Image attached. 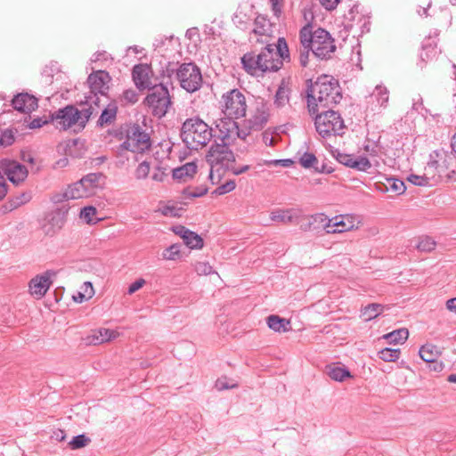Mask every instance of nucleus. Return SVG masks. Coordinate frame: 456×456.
Returning <instances> with one entry per match:
<instances>
[{
    "instance_id": "12",
    "label": "nucleus",
    "mask_w": 456,
    "mask_h": 456,
    "mask_svg": "<svg viewBox=\"0 0 456 456\" xmlns=\"http://www.w3.org/2000/svg\"><path fill=\"white\" fill-rule=\"evenodd\" d=\"M110 79L109 74L103 70H98L88 77L87 83L90 87V95L86 97V106L93 105L99 111L100 97L98 94H101V96L106 94Z\"/></svg>"
},
{
    "instance_id": "28",
    "label": "nucleus",
    "mask_w": 456,
    "mask_h": 456,
    "mask_svg": "<svg viewBox=\"0 0 456 456\" xmlns=\"http://www.w3.org/2000/svg\"><path fill=\"white\" fill-rule=\"evenodd\" d=\"M438 166L437 161H430L428 163V167L425 168L424 175H410L408 177V181L414 185L418 186H427L429 185L430 178L428 177V170L436 169Z\"/></svg>"
},
{
    "instance_id": "58",
    "label": "nucleus",
    "mask_w": 456,
    "mask_h": 456,
    "mask_svg": "<svg viewBox=\"0 0 456 456\" xmlns=\"http://www.w3.org/2000/svg\"><path fill=\"white\" fill-rule=\"evenodd\" d=\"M310 52L311 49L308 47L305 49V47L302 46V49L300 50V63L304 67H305L308 63V56Z\"/></svg>"
},
{
    "instance_id": "26",
    "label": "nucleus",
    "mask_w": 456,
    "mask_h": 456,
    "mask_svg": "<svg viewBox=\"0 0 456 456\" xmlns=\"http://www.w3.org/2000/svg\"><path fill=\"white\" fill-rule=\"evenodd\" d=\"M297 216H298L296 215L295 209H277L272 211L270 214V218L272 221L283 224L291 223Z\"/></svg>"
},
{
    "instance_id": "40",
    "label": "nucleus",
    "mask_w": 456,
    "mask_h": 456,
    "mask_svg": "<svg viewBox=\"0 0 456 456\" xmlns=\"http://www.w3.org/2000/svg\"><path fill=\"white\" fill-rule=\"evenodd\" d=\"M183 240L190 248H201L203 247L202 238L194 232L191 231Z\"/></svg>"
},
{
    "instance_id": "16",
    "label": "nucleus",
    "mask_w": 456,
    "mask_h": 456,
    "mask_svg": "<svg viewBox=\"0 0 456 456\" xmlns=\"http://www.w3.org/2000/svg\"><path fill=\"white\" fill-rule=\"evenodd\" d=\"M0 171L15 185L23 183L28 175V171L25 166L16 160L9 159H3L0 161Z\"/></svg>"
},
{
    "instance_id": "57",
    "label": "nucleus",
    "mask_w": 456,
    "mask_h": 456,
    "mask_svg": "<svg viewBox=\"0 0 456 456\" xmlns=\"http://www.w3.org/2000/svg\"><path fill=\"white\" fill-rule=\"evenodd\" d=\"M145 284V281L143 279H138L134 282H133L128 288V294H133L140 289Z\"/></svg>"
},
{
    "instance_id": "60",
    "label": "nucleus",
    "mask_w": 456,
    "mask_h": 456,
    "mask_svg": "<svg viewBox=\"0 0 456 456\" xmlns=\"http://www.w3.org/2000/svg\"><path fill=\"white\" fill-rule=\"evenodd\" d=\"M45 124H47V121L46 120H44L43 118H34L33 120L30 121V123L28 124V127L30 129H36V128H40L42 127Z\"/></svg>"
},
{
    "instance_id": "36",
    "label": "nucleus",
    "mask_w": 456,
    "mask_h": 456,
    "mask_svg": "<svg viewBox=\"0 0 456 456\" xmlns=\"http://www.w3.org/2000/svg\"><path fill=\"white\" fill-rule=\"evenodd\" d=\"M437 54L436 44L431 39H428L422 47V52L420 53V58L423 61H429L435 58Z\"/></svg>"
},
{
    "instance_id": "56",
    "label": "nucleus",
    "mask_w": 456,
    "mask_h": 456,
    "mask_svg": "<svg viewBox=\"0 0 456 456\" xmlns=\"http://www.w3.org/2000/svg\"><path fill=\"white\" fill-rule=\"evenodd\" d=\"M319 2L327 11H332L337 8L340 0H319Z\"/></svg>"
},
{
    "instance_id": "34",
    "label": "nucleus",
    "mask_w": 456,
    "mask_h": 456,
    "mask_svg": "<svg viewBox=\"0 0 456 456\" xmlns=\"http://www.w3.org/2000/svg\"><path fill=\"white\" fill-rule=\"evenodd\" d=\"M271 31L270 21L263 16H257L254 21L253 33L259 36H268Z\"/></svg>"
},
{
    "instance_id": "5",
    "label": "nucleus",
    "mask_w": 456,
    "mask_h": 456,
    "mask_svg": "<svg viewBox=\"0 0 456 456\" xmlns=\"http://www.w3.org/2000/svg\"><path fill=\"white\" fill-rule=\"evenodd\" d=\"M102 174L91 173L68 187L61 195L53 198L55 202L91 197L102 188Z\"/></svg>"
},
{
    "instance_id": "44",
    "label": "nucleus",
    "mask_w": 456,
    "mask_h": 456,
    "mask_svg": "<svg viewBox=\"0 0 456 456\" xmlns=\"http://www.w3.org/2000/svg\"><path fill=\"white\" fill-rule=\"evenodd\" d=\"M90 442L91 439L89 437H87L84 434H81L74 436L72 440L69 443V445L72 450H76L86 446Z\"/></svg>"
},
{
    "instance_id": "4",
    "label": "nucleus",
    "mask_w": 456,
    "mask_h": 456,
    "mask_svg": "<svg viewBox=\"0 0 456 456\" xmlns=\"http://www.w3.org/2000/svg\"><path fill=\"white\" fill-rule=\"evenodd\" d=\"M97 113L96 108L93 105L86 106L84 102L80 110L72 105L60 109L52 115V119L57 128L66 130L77 123L85 126L89 118Z\"/></svg>"
},
{
    "instance_id": "37",
    "label": "nucleus",
    "mask_w": 456,
    "mask_h": 456,
    "mask_svg": "<svg viewBox=\"0 0 456 456\" xmlns=\"http://www.w3.org/2000/svg\"><path fill=\"white\" fill-rule=\"evenodd\" d=\"M312 218L315 223L322 224L323 229L326 231L327 233H333L332 232H330V230L336 228V224H334V223L336 222L335 217L329 218L324 214L320 213L313 216Z\"/></svg>"
},
{
    "instance_id": "29",
    "label": "nucleus",
    "mask_w": 456,
    "mask_h": 456,
    "mask_svg": "<svg viewBox=\"0 0 456 456\" xmlns=\"http://www.w3.org/2000/svg\"><path fill=\"white\" fill-rule=\"evenodd\" d=\"M289 93L290 90L285 82V80H282L276 91L275 96H274V105L277 108H282L287 103H289Z\"/></svg>"
},
{
    "instance_id": "30",
    "label": "nucleus",
    "mask_w": 456,
    "mask_h": 456,
    "mask_svg": "<svg viewBox=\"0 0 456 456\" xmlns=\"http://www.w3.org/2000/svg\"><path fill=\"white\" fill-rule=\"evenodd\" d=\"M290 322L289 320L281 318L278 315H270L267 318L268 327L275 332H286L289 330Z\"/></svg>"
},
{
    "instance_id": "25",
    "label": "nucleus",
    "mask_w": 456,
    "mask_h": 456,
    "mask_svg": "<svg viewBox=\"0 0 456 456\" xmlns=\"http://www.w3.org/2000/svg\"><path fill=\"white\" fill-rule=\"evenodd\" d=\"M419 354L423 361L427 362H436L441 354V351L436 346L427 344L420 347Z\"/></svg>"
},
{
    "instance_id": "7",
    "label": "nucleus",
    "mask_w": 456,
    "mask_h": 456,
    "mask_svg": "<svg viewBox=\"0 0 456 456\" xmlns=\"http://www.w3.org/2000/svg\"><path fill=\"white\" fill-rule=\"evenodd\" d=\"M314 116V126L318 134L323 138L342 135L345 133V124L340 114L334 110L318 112Z\"/></svg>"
},
{
    "instance_id": "54",
    "label": "nucleus",
    "mask_w": 456,
    "mask_h": 456,
    "mask_svg": "<svg viewBox=\"0 0 456 456\" xmlns=\"http://www.w3.org/2000/svg\"><path fill=\"white\" fill-rule=\"evenodd\" d=\"M236 387V383H230L226 378L218 379L216 382V387L217 388V390L234 388Z\"/></svg>"
},
{
    "instance_id": "13",
    "label": "nucleus",
    "mask_w": 456,
    "mask_h": 456,
    "mask_svg": "<svg viewBox=\"0 0 456 456\" xmlns=\"http://www.w3.org/2000/svg\"><path fill=\"white\" fill-rule=\"evenodd\" d=\"M223 113L224 116L235 118H243L247 111V102L244 94L238 89H232L222 97Z\"/></svg>"
},
{
    "instance_id": "6",
    "label": "nucleus",
    "mask_w": 456,
    "mask_h": 456,
    "mask_svg": "<svg viewBox=\"0 0 456 456\" xmlns=\"http://www.w3.org/2000/svg\"><path fill=\"white\" fill-rule=\"evenodd\" d=\"M261 72L279 70L283 61L289 59L287 43L284 38H279L277 45L268 44L258 54Z\"/></svg>"
},
{
    "instance_id": "35",
    "label": "nucleus",
    "mask_w": 456,
    "mask_h": 456,
    "mask_svg": "<svg viewBox=\"0 0 456 456\" xmlns=\"http://www.w3.org/2000/svg\"><path fill=\"white\" fill-rule=\"evenodd\" d=\"M117 337V333L114 330L109 329H100L93 336L92 342L94 345L102 344L108 342Z\"/></svg>"
},
{
    "instance_id": "10",
    "label": "nucleus",
    "mask_w": 456,
    "mask_h": 456,
    "mask_svg": "<svg viewBox=\"0 0 456 456\" xmlns=\"http://www.w3.org/2000/svg\"><path fill=\"white\" fill-rule=\"evenodd\" d=\"M144 102L155 117L165 116L171 105V99L167 86L162 84L152 86Z\"/></svg>"
},
{
    "instance_id": "48",
    "label": "nucleus",
    "mask_w": 456,
    "mask_h": 456,
    "mask_svg": "<svg viewBox=\"0 0 456 456\" xmlns=\"http://www.w3.org/2000/svg\"><path fill=\"white\" fill-rule=\"evenodd\" d=\"M14 142V133L10 129H5L0 134V145L6 147Z\"/></svg>"
},
{
    "instance_id": "55",
    "label": "nucleus",
    "mask_w": 456,
    "mask_h": 456,
    "mask_svg": "<svg viewBox=\"0 0 456 456\" xmlns=\"http://www.w3.org/2000/svg\"><path fill=\"white\" fill-rule=\"evenodd\" d=\"M79 291L84 293L89 298H92L94 295V289L93 284L90 281H85Z\"/></svg>"
},
{
    "instance_id": "46",
    "label": "nucleus",
    "mask_w": 456,
    "mask_h": 456,
    "mask_svg": "<svg viewBox=\"0 0 456 456\" xmlns=\"http://www.w3.org/2000/svg\"><path fill=\"white\" fill-rule=\"evenodd\" d=\"M335 221L334 224H336V228L330 230L332 232L341 233L354 229V224H345L339 216H335Z\"/></svg>"
},
{
    "instance_id": "62",
    "label": "nucleus",
    "mask_w": 456,
    "mask_h": 456,
    "mask_svg": "<svg viewBox=\"0 0 456 456\" xmlns=\"http://www.w3.org/2000/svg\"><path fill=\"white\" fill-rule=\"evenodd\" d=\"M272 4V10L274 13V15L279 18L282 12L281 11V4H280L279 0H270Z\"/></svg>"
},
{
    "instance_id": "53",
    "label": "nucleus",
    "mask_w": 456,
    "mask_h": 456,
    "mask_svg": "<svg viewBox=\"0 0 456 456\" xmlns=\"http://www.w3.org/2000/svg\"><path fill=\"white\" fill-rule=\"evenodd\" d=\"M265 164L267 166H281L284 167H289L293 164V161L289 159H271V160H265Z\"/></svg>"
},
{
    "instance_id": "22",
    "label": "nucleus",
    "mask_w": 456,
    "mask_h": 456,
    "mask_svg": "<svg viewBox=\"0 0 456 456\" xmlns=\"http://www.w3.org/2000/svg\"><path fill=\"white\" fill-rule=\"evenodd\" d=\"M241 63L244 69L250 75H257L261 71L260 61H258L257 54L254 53H245L241 57Z\"/></svg>"
},
{
    "instance_id": "51",
    "label": "nucleus",
    "mask_w": 456,
    "mask_h": 456,
    "mask_svg": "<svg viewBox=\"0 0 456 456\" xmlns=\"http://www.w3.org/2000/svg\"><path fill=\"white\" fill-rule=\"evenodd\" d=\"M31 200V196L29 193L23 192L19 196H16L10 201V205L12 208H17L20 207L21 205L26 204Z\"/></svg>"
},
{
    "instance_id": "49",
    "label": "nucleus",
    "mask_w": 456,
    "mask_h": 456,
    "mask_svg": "<svg viewBox=\"0 0 456 456\" xmlns=\"http://www.w3.org/2000/svg\"><path fill=\"white\" fill-rule=\"evenodd\" d=\"M193 267L199 275H208L213 273V268L208 262H196Z\"/></svg>"
},
{
    "instance_id": "38",
    "label": "nucleus",
    "mask_w": 456,
    "mask_h": 456,
    "mask_svg": "<svg viewBox=\"0 0 456 456\" xmlns=\"http://www.w3.org/2000/svg\"><path fill=\"white\" fill-rule=\"evenodd\" d=\"M387 191H391L397 195L403 193L406 190L404 183L396 178H387L385 183Z\"/></svg>"
},
{
    "instance_id": "31",
    "label": "nucleus",
    "mask_w": 456,
    "mask_h": 456,
    "mask_svg": "<svg viewBox=\"0 0 456 456\" xmlns=\"http://www.w3.org/2000/svg\"><path fill=\"white\" fill-rule=\"evenodd\" d=\"M118 107L116 103H110L102 111V114L97 121V124L101 126L111 124L117 116Z\"/></svg>"
},
{
    "instance_id": "11",
    "label": "nucleus",
    "mask_w": 456,
    "mask_h": 456,
    "mask_svg": "<svg viewBox=\"0 0 456 456\" xmlns=\"http://www.w3.org/2000/svg\"><path fill=\"white\" fill-rule=\"evenodd\" d=\"M235 160L233 152L229 148V143L215 142L206 154V161L211 167L210 178L213 175V169L216 167L229 168Z\"/></svg>"
},
{
    "instance_id": "14",
    "label": "nucleus",
    "mask_w": 456,
    "mask_h": 456,
    "mask_svg": "<svg viewBox=\"0 0 456 456\" xmlns=\"http://www.w3.org/2000/svg\"><path fill=\"white\" fill-rule=\"evenodd\" d=\"M151 147V138L149 134L142 131L139 126H134L127 134L126 139L120 144L118 152L121 155L123 151L143 152Z\"/></svg>"
},
{
    "instance_id": "47",
    "label": "nucleus",
    "mask_w": 456,
    "mask_h": 456,
    "mask_svg": "<svg viewBox=\"0 0 456 456\" xmlns=\"http://www.w3.org/2000/svg\"><path fill=\"white\" fill-rule=\"evenodd\" d=\"M235 187H236L235 182L233 180H229L226 183H224V184L216 187L213 191L212 193L215 195H224L230 191H232L235 189Z\"/></svg>"
},
{
    "instance_id": "59",
    "label": "nucleus",
    "mask_w": 456,
    "mask_h": 456,
    "mask_svg": "<svg viewBox=\"0 0 456 456\" xmlns=\"http://www.w3.org/2000/svg\"><path fill=\"white\" fill-rule=\"evenodd\" d=\"M20 158L23 162H28L29 164H34L35 162L33 155L28 151H21Z\"/></svg>"
},
{
    "instance_id": "2",
    "label": "nucleus",
    "mask_w": 456,
    "mask_h": 456,
    "mask_svg": "<svg viewBox=\"0 0 456 456\" xmlns=\"http://www.w3.org/2000/svg\"><path fill=\"white\" fill-rule=\"evenodd\" d=\"M299 38L305 49L310 48L313 54L322 60L330 58L336 50L334 39L321 28L313 31L311 25H305L300 30Z\"/></svg>"
},
{
    "instance_id": "63",
    "label": "nucleus",
    "mask_w": 456,
    "mask_h": 456,
    "mask_svg": "<svg viewBox=\"0 0 456 456\" xmlns=\"http://www.w3.org/2000/svg\"><path fill=\"white\" fill-rule=\"evenodd\" d=\"M162 214L167 216H176L177 209L174 206H166L161 210Z\"/></svg>"
},
{
    "instance_id": "50",
    "label": "nucleus",
    "mask_w": 456,
    "mask_h": 456,
    "mask_svg": "<svg viewBox=\"0 0 456 456\" xmlns=\"http://www.w3.org/2000/svg\"><path fill=\"white\" fill-rule=\"evenodd\" d=\"M150 173V164L147 161H142L138 165L135 169L134 175L136 179H145Z\"/></svg>"
},
{
    "instance_id": "41",
    "label": "nucleus",
    "mask_w": 456,
    "mask_h": 456,
    "mask_svg": "<svg viewBox=\"0 0 456 456\" xmlns=\"http://www.w3.org/2000/svg\"><path fill=\"white\" fill-rule=\"evenodd\" d=\"M318 162L314 154L310 152H305L299 159L300 165L305 168L314 167L318 171H324V167L322 169H319L315 167V164Z\"/></svg>"
},
{
    "instance_id": "19",
    "label": "nucleus",
    "mask_w": 456,
    "mask_h": 456,
    "mask_svg": "<svg viewBox=\"0 0 456 456\" xmlns=\"http://www.w3.org/2000/svg\"><path fill=\"white\" fill-rule=\"evenodd\" d=\"M12 105L20 112H31L37 108V99L27 93H21L12 99Z\"/></svg>"
},
{
    "instance_id": "33",
    "label": "nucleus",
    "mask_w": 456,
    "mask_h": 456,
    "mask_svg": "<svg viewBox=\"0 0 456 456\" xmlns=\"http://www.w3.org/2000/svg\"><path fill=\"white\" fill-rule=\"evenodd\" d=\"M409 337V331L405 328H401L383 336L384 339H387L389 344H403Z\"/></svg>"
},
{
    "instance_id": "24",
    "label": "nucleus",
    "mask_w": 456,
    "mask_h": 456,
    "mask_svg": "<svg viewBox=\"0 0 456 456\" xmlns=\"http://www.w3.org/2000/svg\"><path fill=\"white\" fill-rule=\"evenodd\" d=\"M49 224H45L43 229L47 235H53L64 224V217L60 212L52 213L48 219Z\"/></svg>"
},
{
    "instance_id": "20",
    "label": "nucleus",
    "mask_w": 456,
    "mask_h": 456,
    "mask_svg": "<svg viewBox=\"0 0 456 456\" xmlns=\"http://www.w3.org/2000/svg\"><path fill=\"white\" fill-rule=\"evenodd\" d=\"M133 79L138 89H150L151 86V78L149 76V68L145 65H135L133 69Z\"/></svg>"
},
{
    "instance_id": "27",
    "label": "nucleus",
    "mask_w": 456,
    "mask_h": 456,
    "mask_svg": "<svg viewBox=\"0 0 456 456\" xmlns=\"http://www.w3.org/2000/svg\"><path fill=\"white\" fill-rule=\"evenodd\" d=\"M327 375L335 381L342 382L346 378H350V371L342 366L330 364L326 367Z\"/></svg>"
},
{
    "instance_id": "15",
    "label": "nucleus",
    "mask_w": 456,
    "mask_h": 456,
    "mask_svg": "<svg viewBox=\"0 0 456 456\" xmlns=\"http://www.w3.org/2000/svg\"><path fill=\"white\" fill-rule=\"evenodd\" d=\"M270 117V107L263 98H257L255 101L249 118L246 120L248 130H261L268 122Z\"/></svg>"
},
{
    "instance_id": "1",
    "label": "nucleus",
    "mask_w": 456,
    "mask_h": 456,
    "mask_svg": "<svg viewBox=\"0 0 456 456\" xmlns=\"http://www.w3.org/2000/svg\"><path fill=\"white\" fill-rule=\"evenodd\" d=\"M342 98L337 81L324 75L309 87L307 91V108L311 116L316 114L320 108H329L337 104Z\"/></svg>"
},
{
    "instance_id": "17",
    "label": "nucleus",
    "mask_w": 456,
    "mask_h": 456,
    "mask_svg": "<svg viewBox=\"0 0 456 456\" xmlns=\"http://www.w3.org/2000/svg\"><path fill=\"white\" fill-rule=\"evenodd\" d=\"M331 154L340 164L357 171H367L371 167V164L366 157L355 158L352 154L342 153L338 150H332Z\"/></svg>"
},
{
    "instance_id": "64",
    "label": "nucleus",
    "mask_w": 456,
    "mask_h": 456,
    "mask_svg": "<svg viewBox=\"0 0 456 456\" xmlns=\"http://www.w3.org/2000/svg\"><path fill=\"white\" fill-rule=\"evenodd\" d=\"M446 307L449 311L453 312L456 314V297L447 300Z\"/></svg>"
},
{
    "instance_id": "9",
    "label": "nucleus",
    "mask_w": 456,
    "mask_h": 456,
    "mask_svg": "<svg viewBox=\"0 0 456 456\" xmlns=\"http://www.w3.org/2000/svg\"><path fill=\"white\" fill-rule=\"evenodd\" d=\"M233 117L224 116L216 121L218 138L226 143H233L237 139L246 140L249 135L248 128H240Z\"/></svg>"
},
{
    "instance_id": "3",
    "label": "nucleus",
    "mask_w": 456,
    "mask_h": 456,
    "mask_svg": "<svg viewBox=\"0 0 456 456\" xmlns=\"http://www.w3.org/2000/svg\"><path fill=\"white\" fill-rule=\"evenodd\" d=\"M181 136L187 148L197 151L211 140L212 128L199 118H188L183 124Z\"/></svg>"
},
{
    "instance_id": "21",
    "label": "nucleus",
    "mask_w": 456,
    "mask_h": 456,
    "mask_svg": "<svg viewBox=\"0 0 456 456\" xmlns=\"http://www.w3.org/2000/svg\"><path fill=\"white\" fill-rule=\"evenodd\" d=\"M370 99L379 109H386L389 101V90L382 85H378L371 93Z\"/></svg>"
},
{
    "instance_id": "61",
    "label": "nucleus",
    "mask_w": 456,
    "mask_h": 456,
    "mask_svg": "<svg viewBox=\"0 0 456 456\" xmlns=\"http://www.w3.org/2000/svg\"><path fill=\"white\" fill-rule=\"evenodd\" d=\"M173 232L183 239L191 231L183 225H177L173 228Z\"/></svg>"
},
{
    "instance_id": "32",
    "label": "nucleus",
    "mask_w": 456,
    "mask_h": 456,
    "mask_svg": "<svg viewBox=\"0 0 456 456\" xmlns=\"http://www.w3.org/2000/svg\"><path fill=\"white\" fill-rule=\"evenodd\" d=\"M385 308L386 307L380 304H369L363 308H362L361 315L362 317L364 318V321L368 322L381 314L384 312Z\"/></svg>"
},
{
    "instance_id": "23",
    "label": "nucleus",
    "mask_w": 456,
    "mask_h": 456,
    "mask_svg": "<svg viewBox=\"0 0 456 456\" xmlns=\"http://www.w3.org/2000/svg\"><path fill=\"white\" fill-rule=\"evenodd\" d=\"M197 172V166L194 162H189L173 170V178L180 182H186Z\"/></svg>"
},
{
    "instance_id": "42",
    "label": "nucleus",
    "mask_w": 456,
    "mask_h": 456,
    "mask_svg": "<svg viewBox=\"0 0 456 456\" xmlns=\"http://www.w3.org/2000/svg\"><path fill=\"white\" fill-rule=\"evenodd\" d=\"M401 354L400 349L384 348L379 352V357L384 362H395Z\"/></svg>"
},
{
    "instance_id": "52",
    "label": "nucleus",
    "mask_w": 456,
    "mask_h": 456,
    "mask_svg": "<svg viewBox=\"0 0 456 456\" xmlns=\"http://www.w3.org/2000/svg\"><path fill=\"white\" fill-rule=\"evenodd\" d=\"M122 100L127 103H134L138 101V94L133 89H127L123 92Z\"/></svg>"
},
{
    "instance_id": "45",
    "label": "nucleus",
    "mask_w": 456,
    "mask_h": 456,
    "mask_svg": "<svg viewBox=\"0 0 456 456\" xmlns=\"http://www.w3.org/2000/svg\"><path fill=\"white\" fill-rule=\"evenodd\" d=\"M180 245L178 244H173L169 246L162 253V256L166 260H176L180 257Z\"/></svg>"
},
{
    "instance_id": "18",
    "label": "nucleus",
    "mask_w": 456,
    "mask_h": 456,
    "mask_svg": "<svg viewBox=\"0 0 456 456\" xmlns=\"http://www.w3.org/2000/svg\"><path fill=\"white\" fill-rule=\"evenodd\" d=\"M55 275L53 271H46L42 274L37 275L29 281V292L32 296L41 298L49 289L52 276Z\"/></svg>"
},
{
    "instance_id": "8",
    "label": "nucleus",
    "mask_w": 456,
    "mask_h": 456,
    "mask_svg": "<svg viewBox=\"0 0 456 456\" xmlns=\"http://www.w3.org/2000/svg\"><path fill=\"white\" fill-rule=\"evenodd\" d=\"M176 78L181 87L191 94L199 91L203 83L200 69L193 62L181 64L176 70Z\"/></svg>"
},
{
    "instance_id": "43",
    "label": "nucleus",
    "mask_w": 456,
    "mask_h": 456,
    "mask_svg": "<svg viewBox=\"0 0 456 456\" xmlns=\"http://www.w3.org/2000/svg\"><path fill=\"white\" fill-rule=\"evenodd\" d=\"M436 242L430 237L419 238L415 248L422 252H431L436 248Z\"/></svg>"
},
{
    "instance_id": "39",
    "label": "nucleus",
    "mask_w": 456,
    "mask_h": 456,
    "mask_svg": "<svg viewBox=\"0 0 456 456\" xmlns=\"http://www.w3.org/2000/svg\"><path fill=\"white\" fill-rule=\"evenodd\" d=\"M80 217L87 224H96L102 218L97 216V209L93 206H87L81 209Z\"/></svg>"
}]
</instances>
